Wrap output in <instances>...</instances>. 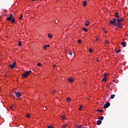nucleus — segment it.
<instances>
[{"label": "nucleus", "mask_w": 128, "mask_h": 128, "mask_svg": "<svg viewBox=\"0 0 128 128\" xmlns=\"http://www.w3.org/2000/svg\"><path fill=\"white\" fill-rule=\"evenodd\" d=\"M118 22V23L115 24V26H116L117 28H122V24H120V22L124 20V19H123L122 18H117L116 20Z\"/></svg>", "instance_id": "f257e3e1"}, {"label": "nucleus", "mask_w": 128, "mask_h": 128, "mask_svg": "<svg viewBox=\"0 0 128 128\" xmlns=\"http://www.w3.org/2000/svg\"><path fill=\"white\" fill-rule=\"evenodd\" d=\"M10 16L6 18V20L9 22L11 20L12 24H14L16 22V18H14V16L12 14H10Z\"/></svg>", "instance_id": "f03ea898"}, {"label": "nucleus", "mask_w": 128, "mask_h": 128, "mask_svg": "<svg viewBox=\"0 0 128 128\" xmlns=\"http://www.w3.org/2000/svg\"><path fill=\"white\" fill-rule=\"evenodd\" d=\"M116 24H118V22H116V18H114L113 20H110L109 22L110 26H116Z\"/></svg>", "instance_id": "7ed1b4c3"}, {"label": "nucleus", "mask_w": 128, "mask_h": 128, "mask_svg": "<svg viewBox=\"0 0 128 128\" xmlns=\"http://www.w3.org/2000/svg\"><path fill=\"white\" fill-rule=\"evenodd\" d=\"M30 74H32V70L26 71L22 74V77L28 78V75Z\"/></svg>", "instance_id": "20e7f679"}, {"label": "nucleus", "mask_w": 128, "mask_h": 128, "mask_svg": "<svg viewBox=\"0 0 128 128\" xmlns=\"http://www.w3.org/2000/svg\"><path fill=\"white\" fill-rule=\"evenodd\" d=\"M110 106V102H107L106 104H104V108H108Z\"/></svg>", "instance_id": "39448f33"}, {"label": "nucleus", "mask_w": 128, "mask_h": 128, "mask_svg": "<svg viewBox=\"0 0 128 128\" xmlns=\"http://www.w3.org/2000/svg\"><path fill=\"white\" fill-rule=\"evenodd\" d=\"M15 94L16 98H20L22 96V93L20 92H16Z\"/></svg>", "instance_id": "423d86ee"}, {"label": "nucleus", "mask_w": 128, "mask_h": 128, "mask_svg": "<svg viewBox=\"0 0 128 128\" xmlns=\"http://www.w3.org/2000/svg\"><path fill=\"white\" fill-rule=\"evenodd\" d=\"M16 62H14V63L12 64H10L9 66L11 68H14V66H16Z\"/></svg>", "instance_id": "0eeeda50"}, {"label": "nucleus", "mask_w": 128, "mask_h": 128, "mask_svg": "<svg viewBox=\"0 0 128 128\" xmlns=\"http://www.w3.org/2000/svg\"><path fill=\"white\" fill-rule=\"evenodd\" d=\"M126 42H121V46H124V48H126Z\"/></svg>", "instance_id": "6e6552de"}, {"label": "nucleus", "mask_w": 128, "mask_h": 128, "mask_svg": "<svg viewBox=\"0 0 128 128\" xmlns=\"http://www.w3.org/2000/svg\"><path fill=\"white\" fill-rule=\"evenodd\" d=\"M120 13L119 12H116L115 14V16L116 18H120Z\"/></svg>", "instance_id": "1a4fd4ad"}, {"label": "nucleus", "mask_w": 128, "mask_h": 128, "mask_svg": "<svg viewBox=\"0 0 128 128\" xmlns=\"http://www.w3.org/2000/svg\"><path fill=\"white\" fill-rule=\"evenodd\" d=\"M97 124L98 126H100V124H102V120H98L97 121Z\"/></svg>", "instance_id": "9d476101"}, {"label": "nucleus", "mask_w": 128, "mask_h": 128, "mask_svg": "<svg viewBox=\"0 0 128 128\" xmlns=\"http://www.w3.org/2000/svg\"><path fill=\"white\" fill-rule=\"evenodd\" d=\"M68 81L69 82H74V78H70L68 79Z\"/></svg>", "instance_id": "9b49d317"}, {"label": "nucleus", "mask_w": 128, "mask_h": 128, "mask_svg": "<svg viewBox=\"0 0 128 128\" xmlns=\"http://www.w3.org/2000/svg\"><path fill=\"white\" fill-rule=\"evenodd\" d=\"M50 46L49 44L48 45H44V50H46V48H50Z\"/></svg>", "instance_id": "f8f14e48"}, {"label": "nucleus", "mask_w": 128, "mask_h": 128, "mask_svg": "<svg viewBox=\"0 0 128 128\" xmlns=\"http://www.w3.org/2000/svg\"><path fill=\"white\" fill-rule=\"evenodd\" d=\"M114 96H116V94H111L110 98L112 100V98H114Z\"/></svg>", "instance_id": "ddd939ff"}, {"label": "nucleus", "mask_w": 128, "mask_h": 128, "mask_svg": "<svg viewBox=\"0 0 128 128\" xmlns=\"http://www.w3.org/2000/svg\"><path fill=\"white\" fill-rule=\"evenodd\" d=\"M104 116H102L98 118V120H104Z\"/></svg>", "instance_id": "4468645a"}, {"label": "nucleus", "mask_w": 128, "mask_h": 128, "mask_svg": "<svg viewBox=\"0 0 128 128\" xmlns=\"http://www.w3.org/2000/svg\"><path fill=\"white\" fill-rule=\"evenodd\" d=\"M86 24V26H90V22L86 20V24Z\"/></svg>", "instance_id": "2eb2a0df"}, {"label": "nucleus", "mask_w": 128, "mask_h": 128, "mask_svg": "<svg viewBox=\"0 0 128 128\" xmlns=\"http://www.w3.org/2000/svg\"><path fill=\"white\" fill-rule=\"evenodd\" d=\"M86 4H88V2H86V1L84 0L83 2V6H86Z\"/></svg>", "instance_id": "dca6fc26"}, {"label": "nucleus", "mask_w": 128, "mask_h": 128, "mask_svg": "<svg viewBox=\"0 0 128 128\" xmlns=\"http://www.w3.org/2000/svg\"><path fill=\"white\" fill-rule=\"evenodd\" d=\"M82 30H84V32H88V28H82Z\"/></svg>", "instance_id": "f3484780"}, {"label": "nucleus", "mask_w": 128, "mask_h": 128, "mask_svg": "<svg viewBox=\"0 0 128 128\" xmlns=\"http://www.w3.org/2000/svg\"><path fill=\"white\" fill-rule=\"evenodd\" d=\"M102 82H106V77H104L103 79H102Z\"/></svg>", "instance_id": "a211bd4d"}, {"label": "nucleus", "mask_w": 128, "mask_h": 128, "mask_svg": "<svg viewBox=\"0 0 128 128\" xmlns=\"http://www.w3.org/2000/svg\"><path fill=\"white\" fill-rule=\"evenodd\" d=\"M66 126H68V124H64L62 126V128H66Z\"/></svg>", "instance_id": "6ab92c4d"}, {"label": "nucleus", "mask_w": 128, "mask_h": 128, "mask_svg": "<svg viewBox=\"0 0 128 128\" xmlns=\"http://www.w3.org/2000/svg\"><path fill=\"white\" fill-rule=\"evenodd\" d=\"M66 102H70V98H68L66 99Z\"/></svg>", "instance_id": "aec40b11"}, {"label": "nucleus", "mask_w": 128, "mask_h": 128, "mask_svg": "<svg viewBox=\"0 0 128 128\" xmlns=\"http://www.w3.org/2000/svg\"><path fill=\"white\" fill-rule=\"evenodd\" d=\"M18 46H22V42L20 41L18 42Z\"/></svg>", "instance_id": "412c9836"}, {"label": "nucleus", "mask_w": 128, "mask_h": 128, "mask_svg": "<svg viewBox=\"0 0 128 128\" xmlns=\"http://www.w3.org/2000/svg\"><path fill=\"white\" fill-rule=\"evenodd\" d=\"M94 51V50H92V48H90L89 49V52H90L91 54V52H93Z\"/></svg>", "instance_id": "4be33fe9"}, {"label": "nucleus", "mask_w": 128, "mask_h": 128, "mask_svg": "<svg viewBox=\"0 0 128 128\" xmlns=\"http://www.w3.org/2000/svg\"><path fill=\"white\" fill-rule=\"evenodd\" d=\"M26 116L27 118H30V114H27Z\"/></svg>", "instance_id": "5701e85b"}, {"label": "nucleus", "mask_w": 128, "mask_h": 128, "mask_svg": "<svg viewBox=\"0 0 128 128\" xmlns=\"http://www.w3.org/2000/svg\"><path fill=\"white\" fill-rule=\"evenodd\" d=\"M97 112H104V110H98Z\"/></svg>", "instance_id": "b1692460"}, {"label": "nucleus", "mask_w": 128, "mask_h": 128, "mask_svg": "<svg viewBox=\"0 0 128 128\" xmlns=\"http://www.w3.org/2000/svg\"><path fill=\"white\" fill-rule=\"evenodd\" d=\"M48 38H52V34H48Z\"/></svg>", "instance_id": "393cba45"}, {"label": "nucleus", "mask_w": 128, "mask_h": 128, "mask_svg": "<svg viewBox=\"0 0 128 128\" xmlns=\"http://www.w3.org/2000/svg\"><path fill=\"white\" fill-rule=\"evenodd\" d=\"M108 76V74H106V73H104V76L106 78V76Z\"/></svg>", "instance_id": "a878e982"}, {"label": "nucleus", "mask_w": 128, "mask_h": 128, "mask_svg": "<svg viewBox=\"0 0 128 128\" xmlns=\"http://www.w3.org/2000/svg\"><path fill=\"white\" fill-rule=\"evenodd\" d=\"M55 24H58V20H55Z\"/></svg>", "instance_id": "bb28decb"}, {"label": "nucleus", "mask_w": 128, "mask_h": 128, "mask_svg": "<svg viewBox=\"0 0 128 128\" xmlns=\"http://www.w3.org/2000/svg\"><path fill=\"white\" fill-rule=\"evenodd\" d=\"M37 65H38V66H42V64L41 63H38Z\"/></svg>", "instance_id": "cd10ccee"}, {"label": "nucleus", "mask_w": 128, "mask_h": 128, "mask_svg": "<svg viewBox=\"0 0 128 128\" xmlns=\"http://www.w3.org/2000/svg\"><path fill=\"white\" fill-rule=\"evenodd\" d=\"M20 17L19 18V20H22V15L20 14Z\"/></svg>", "instance_id": "c85d7f7f"}, {"label": "nucleus", "mask_w": 128, "mask_h": 128, "mask_svg": "<svg viewBox=\"0 0 128 128\" xmlns=\"http://www.w3.org/2000/svg\"><path fill=\"white\" fill-rule=\"evenodd\" d=\"M68 54L70 56H72V52H69Z\"/></svg>", "instance_id": "c756f323"}, {"label": "nucleus", "mask_w": 128, "mask_h": 128, "mask_svg": "<svg viewBox=\"0 0 128 128\" xmlns=\"http://www.w3.org/2000/svg\"><path fill=\"white\" fill-rule=\"evenodd\" d=\"M61 118H62V120H64V115H62L61 116Z\"/></svg>", "instance_id": "7c9ffc66"}, {"label": "nucleus", "mask_w": 128, "mask_h": 128, "mask_svg": "<svg viewBox=\"0 0 128 128\" xmlns=\"http://www.w3.org/2000/svg\"><path fill=\"white\" fill-rule=\"evenodd\" d=\"M48 128H54V126H49Z\"/></svg>", "instance_id": "2f4dec72"}, {"label": "nucleus", "mask_w": 128, "mask_h": 128, "mask_svg": "<svg viewBox=\"0 0 128 128\" xmlns=\"http://www.w3.org/2000/svg\"><path fill=\"white\" fill-rule=\"evenodd\" d=\"M82 108H84V106H80V110H81V112H82Z\"/></svg>", "instance_id": "473e14b6"}, {"label": "nucleus", "mask_w": 128, "mask_h": 128, "mask_svg": "<svg viewBox=\"0 0 128 128\" xmlns=\"http://www.w3.org/2000/svg\"><path fill=\"white\" fill-rule=\"evenodd\" d=\"M120 52V49H119L118 51H116V52Z\"/></svg>", "instance_id": "72a5a7b5"}, {"label": "nucleus", "mask_w": 128, "mask_h": 128, "mask_svg": "<svg viewBox=\"0 0 128 128\" xmlns=\"http://www.w3.org/2000/svg\"><path fill=\"white\" fill-rule=\"evenodd\" d=\"M78 44H80V39L78 40Z\"/></svg>", "instance_id": "f704fd0d"}, {"label": "nucleus", "mask_w": 128, "mask_h": 128, "mask_svg": "<svg viewBox=\"0 0 128 128\" xmlns=\"http://www.w3.org/2000/svg\"><path fill=\"white\" fill-rule=\"evenodd\" d=\"M53 67L54 68H56V65H54Z\"/></svg>", "instance_id": "c9c22d12"}, {"label": "nucleus", "mask_w": 128, "mask_h": 128, "mask_svg": "<svg viewBox=\"0 0 128 128\" xmlns=\"http://www.w3.org/2000/svg\"><path fill=\"white\" fill-rule=\"evenodd\" d=\"M77 128H80V126H78Z\"/></svg>", "instance_id": "e433bc0d"}, {"label": "nucleus", "mask_w": 128, "mask_h": 128, "mask_svg": "<svg viewBox=\"0 0 128 128\" xmlns=\"http://www.w3.org/2000/svg\"><path fill=\"white\" fill-rule=\"evenodd\" d=\"M106 44H110V42H108V40L106 41Z\"/></svg>", "instance_id": "4c0bfd02"}, {"label": "nucleus", "mask_w": 128, "mask_h": 128, "mask_svg": "<svg viewBox=\"0 0 128 128\" xmlns=\"http://www.w3.org/2000/svg\"><path fill=\"white\" fill-rule=\"evenodd\" d=\"M108 31H105V34H107Z\"/></svg>", "instance_id": "58836bf2"}, {"label": "nucleus", "mask_w": 128, "mask_h": 128, "mask_svg": "<svg viewBox=\"0 0 128 128\" xmlns=\"http://www.w3.org/2000/svg\"><path fill=\"white\" fill-rule=\"evenodd\" d=\"M79 110H80V106H79Z\"/></svg>", "instance_id": "ea45409f"}, {"label": "nucleus", "mask_w": 128, "mask_h": 128, "mask_svg": "<svg viewBox=\"0 0 128 128\" xmlns=\"http://www.w3.org/2000/svg\"><path fill=\"white\" fill-rule=\"evenodd\" d=\"M96 62H100V60H96Z\"/></svg>", "instance_id": "a19ab883"}, {"label": "nucleus", "mask_w": 128, "mask_h": 128, "mask_svg": "<svg viewBox=\"0 0 128 128\" xmlns=\"http://www.w3.org/2000/svg\"><path fill=\"white\" fill-rule=\"evenodd\" d=\"M33 0V2H36V0Z\"/></svg>", "instance_id": "79ce46f5"}, {"label": "nucleus", "mask_w": 128, "mask_h": 128, "mask_svg": "<svg viewBox=\"0 0 128 128\" xmlns=\"http://www.w3.org/2000/svg\"><path fill=\"white\" fill-rule=\"evenodd\" d=\"M115 50H116V52H118V50H116V49H115Z\"/></svg>", "instance_id": "37998d69"}, {"label": "nucleus", "mask_w": 128, "mask_h": 128, "mask_svg": "<svg viewBox=\"0 0 128 128\" xmlns=\"http://www.w3.org/2000/svg\"><path fill=\"white\" fill-rule=\"evenodd\" d=\"M82 126H80V128H82Z\"/></svg>", "instance_id": "c03bdc74"}]
</instances>
